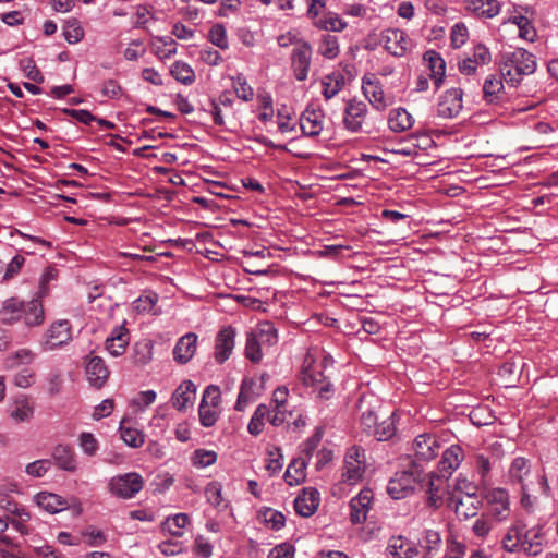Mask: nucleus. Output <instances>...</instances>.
Masks as SVG:
<instances>
[{
	"mask_svg": "<svg viewBox=\"0 0 558 558\" xmlns=\"http://www.w3.org/2000/svg\"><path fill=\"white\" fill-rule=\"evenodd\" d=\"M462 98L463 92L460 88H450L447 89L444 94L440 95L436 112L439 118L442 119H453L456 118L462 110Z\"/></svg>",
	"mask_w": 558,
	"mask_h": 558,
	"instance_id": "11",
	"label": "nucleus"
},
{
	"mask_svg": "<svg viewBox=\"0 0 558 558\" xmlns=\"http://www.w3.org/2000/svg\"><path fill=\"white\" fill-rule=\"evenodd\" d=\"M440 450V444L436 436L430 434H421L415 437L412 442V451L414 459L413 466H418L423 470V463L434 460Z\"/></svg>",
	"mask_w": 558,
	"mask_h": 558,
	"instance_id": "5",
	"label": "nucleus"
},
{
	"mask_svg": "<svg viewBox=\"0 0 558 558\" xmlns=\"http://www.w3.org/2000/svg\"><path fill=\"white\" fill-rule=\"evenodd\" d=\"M264 345L258 341V337L253 332H248L245 344V356L253 363H258L262 360V348Z\"/></svg>",
	"mask_w": 558,
	"mask_h": 558,
	"instance_id": "50",
	"label": "nucleus"
},
{
	"mask_svg": "<svg viewBox=\"0 0 558 558\" xmlns=\"http://www.w3.org/2000/svg\"><path fill=\"white\" fill-rule=\"evenodd\" d=\"M72 338L69 320L53 323L47 331L46 339L41 343L43 350L50 351L68 343Z\"/></svg>",
	"mask_w": 558,
	"mask_h": 558,
	"instance_id": "16",
	"label": "nucleus"
},
{
	"mask_svg": "<svg viewBox=\"0 0 558 558\" xmlns=\"http://www.w3.org/2000/svg\"><path fill=\"white\" fill-rule=\"evenodd\" d=\"M414 119L404 108H397L389 114L388 124L393 132H404L412 128Z\"/></svg>",
	"mask_w": 558,
	"mask_h": 558,
	"instance_id": "38",
	"label": "nucleus"
},
{
	"mask_svg": "<svg viewBox=\"0 0 558 558\" xmlns=\"http://www.w3.org/2000/svg\"><path fill=\"white\" fill-rule=\"evenodd\" d=\"M86 375L90 385L101 388L109 377V371L99 356H93L86 364Z\"/></svg>",
	"mask_w": 558,
	"mask_h": 558,
	"instance_id": "28",
	"label": "nucleus"
},
{
	"mask_svg": "<svg viewBox=\"0 0 558 558\" xmlns=\"http://www.w3.org/2000/svg\"><path fill=\"white\" fill-rule=\"evenodd\" d=\"M258 337V341L265 345H274L277 342V329L271 322H262L258 324L257 329L253 332Z\"/></svg>",
	"mask_w": 558,
	"mask_h": 558,
	"instance_id": "43",
	"label": "nucleus"
},
{
	"mask_svg": "<svg viewBox=\"0 0 558 558\" xmlns=\"http://www.w3.org/2000/svg\"><path fill=\"white\" fill-rule=\"evenodd\" d=\"M318 52L327 59H335L340 52L339 41L336 36L325 34L322 36Z\"/></svg>",
	"mask_w": 558,
	"mask_h": 558,
	"instance_id": "45",
	"label": "nucleus"
},
{
	"mask_svg": "<svg viewBox=\"0 0 558 558\" xmlns=\"http://www.w3.org/2000/svg\"><path fill=\"white\" fill-rule=\"evenodd\" d=\"M129 344V330L124 325L113 329L111 336L106 340V349L112 356H120Z\"/></svg>",
	"mask_w": 558,
	"mask_h": 558,
	"instance_id": "31",
	"label": "nucleus"
},
{
	"mask_svg": "<svg viewBox=\"0 0 558 558\" xmlns=\"http://www.w3.org/2000/svg\"><path fill=\"white\" fill-rule=\"evenodd\" d=\"M306 463L303 459H294L287 468L283 478L290 485L301 484L305 477Z\"/></svg>",
	"mask_w": 558,
	"mask_h": 558,
	"instance_id": "42",
	"label": "nucleus"
},
{
	"mask_svg": "<svg viewBox=\"0 0 558 558\" xmlns=\"http://www.w3.org/2000/svg\"><path fill=\"white\" fill-rule=\"evenodd\" d=\"M332 359L324 355L317 363L312 353H308L304 360L301 378L304 385L311 387L318 398L328 400L333 392L329 376L325 374L328 366H331Z\"/></svg>",
	"mask_w": 558,
	"mask_h": 558,
	"instance_id": "2",
	"label": "nucleus"
},
{
	"mask_svg": "<svg viewBox=\"0 0 558 558\" xmlns=\"http://www.w3.org/2000/svg\"><path fill=\"white\" fill-rule=\"evenodd\" d=\"M440 545V534L434 530H426L422 539L420 541V553H422L423 558H429L439 550Z\"/></svg>",
	"mask_w": 558,
	"mask_h": 558,
	"instance_id": "40",
	"label": "nucleus"
},
{
	"mask_svg": "<svg viewBox=\"0 0 558 558\" xmlns=\"http://www.w3.org/2000/svg\"><path fill=\"white\" fill-rule=\"evenodd\" d=\"M381 41L385 49L395 57H402L410 47V39L404 32L396 28L384 31Z\"/></svg>",
	"mask_w": 558,
	"mask_h": 558,
	"instance_id": "20",
	"label": "nucleus"
},
{
	"mask_svg": "<svg viewBox=\"0 0 558 558\" xmlns=\"http://www.w3.org/2000/svg\"><path fill=\"white\" fill-rule=\"evenodd\" d=\"M453 494H457V497L475 496L477 495V486L473 482L469 481L466 477L459 475L454 480L452 488L448 490V496Z\"/></svg>",
	"mask_w": 558,
	"mask_h": 558,
	"instance_id": "48",
	"label": "nucleus"
},
{
	"mask_svg": "<svg viewBox=\"0 0 558 558\" xmlns=\"http://www.w3.org/2000/svg\"><path fill=\"white\" fill-rule=\"evenodd\" d=\"M345 85V78L342 72L333 71L325 75L322 80V94L326 100L335 97Z\"/></svg>",
	"mask_w": 558,
	"mask_h": 558,
	"instance_id": "34",
	"label": "nucleus"
},
{
	"mask_svg": "<svg viewBox=\"0 0 558 558\" xmlns=\"http://www.w3.org/2000/svg\"><path fill=\"white\" fill-rule=\"evenodd\" d=\"M63 36L69 44H76L84 37V29L76 19H70L63 26Z\"/></svg>",
	"mask_w": 558,
	"mask_h": 558,
	"instance_id": "49",
	"label": "nucleus"
},
{
	"mask_svg": "<svg viewBox=\"0 0 558 558\" xmlns=\"http://www.w3.org/2000/svg\"><path fill=\"white\" fill-rule=\"evenodd\" d=\"M35 357V354L29 349H20L12 355L8 356L7 364L9 367L13 368L20 364H28L32 363Z\"/></svg>",
	"mask_w": 558,
	"mask_h": 558,
	"instance_id": "59",
	"label": "nucleus"
},
{
	"mask_svg": "<svg viewBox=\"0 0 558 558\" xmlns=\"http://www.w3.org/2000/svg\"><path fill=\"white\" fill-rule=\"evenodd\" d=\"M544 544L545 535L543 532V527L539 525H535L527 530L521 551L525 553L529 556H537L542 553Z\"/></svg>",
	"mask_w": 558,
	"mask_h": 558,
	"instance_id": "32",
	"label": "nucleus"
},
{
	"mask_svg": "<svg viewBox=\"0 0 558 558\" xmlns=\"http://www.w3.org/2000/svg\"><path fill=\"white\" fill-rule=\"evenodd\" d=\"M33 415V407L26 399L16 402V409L11 412V417L16 422H24Z\"/></svg>",
	"mask_w": 558,
	"mask_h": 558,
	"instance_id": "60",
	"label": "nucleus"
},
{
	"mask_svg": "<svg viewBox=\"0 0 558 558\" xmlns=\"http://www.w3.org/2000/svg\"><path fill=\"white\" fill-rule=\"evenodd\" d=\"M489 515L496 522H504L510 518L509 494L504 488H494L486 495Z\"/></svg>",
	"mask_w": 558,
	"mask_h": 558,
	"instance_id": "10",
	"label": "nucleus"
},
{
	"mask_svg": "<svg viewBox=\"0 0 558 558\" xmlns=\"http://www.w3.org/2000/svg\"><path fill=\"white\" fill-rule=\"evenodd\" d=\"M502 80V76L492 74L484 81L483 93L487 104L498 105L506 99Z\"/></svg>",
	"mask_w": 558,
	"mask_h": 558,
	"instance_id": "27",
	"label": "nucleus"
},
{
	"mask_svg": "<svg viewBox=\"0 0 558 558\" xmlns=\"http://www.w3.org/2000/svg\"><path fill=\"white\" fill-rule=\"evenodd\" d=\"M207 501L216 508L226 507L222 505L221 485L217 482H210L205 488Z\"/></svg>",
	"mask_w": 558,
	"mask_h": 558,
	"instance_id": "58",
	"label": "nucleus"
},
{
	"mask_svg": "<svg viewBox=\"0 0 558 558\" xmlns=\"http://www.w3.org/2000/svg\"><path fill=\"white\" fill-rule=\"evenodd\" d=\"M197 335L187 332L179 338L173 348V359L179 364H186L192 360L197 348Z\"/></svg>",
	"mask_w": 558,
	"mask_h": 558,
	"instance_id": "25",
	"label": "nucleus"
},
{
	"mask_svg": "<svg viewBox=\"0 0 558 558\" xmlns=\"http://www.w3.org/2000/svg\"><path fill=\"white\" fill-rule=\"evenodd\" d=\"M423 470L411 465L408 470L398 471L393 474L387 485V493L393 499H403L415 489L421 481Z\"/></svg>",
	"mask_w": 558,
	"mask_h": 558,
	"instance_id": "4",
	"label": "nucleus"
},
{
	"mask_svg": "<svg viewBox=\"0 0 558 558\" xmlns=\"http://www.w3.org/2000/svg\"><path fill=\"white\" fill-rule=\"evenodd\" d=\"M217 452L214 450L197 449L193 454V464L199 468L213 465L217 461Z\"/></svg>",
	"mask_w": 558,
	"mask_h": 558,
	"instance_id": "56",
	"label": "nucleus"
},
{
	"mask_svg": "<svg viewBox=\"0 0 558 558\" xmlns=\"http://www.w3.org/2000/svg\"><path fill=\"white\" fill-rule=\"evenodd\" d=\"M190 522V518L186 513H178L173 517L167 518L163 522V529H166L171 535L181 537L183 535V529Z\"/></svg>",
	"mask_w": 558,
	"mask_h": 558,
	"instance_id": "46",
	"label": "nucleus"
},
{
	"mask_svg": "<svg viewBox=\"0 0 558 558\" xmlns=\"http://www.w3.org/2000/svg\"><path fill=\"white\" fill-rule=\"evenodd\" d=\"M536 68L537 62L535 56L523 48L504 51L500 54V74L506 83L511 86H517L522 81L523 76L533 74Z\"/></svg>",
	"mask_w": 558,
	"mask_h": 558,
	"instance_id": "1",
	"label": "nucleus"
},
{
	"mask_svg": "<svg viewBox=\"0 0 558 558\" xmlns=\"http://www.w3.org/2000/svg\"><path fill=\"white\" fill-rule=\"evenodd\" d=\"M386 553L388 558H415L420 555V549L409 538L398 535L389 539Z\"/></svg>",
	"mask_w": 558,
	"mask_h": 558,
	"instance_id": "19",
	"label": "nucleus"
},
{
	"mask_svg": "<svg viewBox=\"0 0 558 558\" xmlns=\"http://www.w3.org/2000/svg\"><path fill=\"white\" fill-rule=\"evenodd\" d=\"M319 493L315 488H304L294 499L295 511L302 517H311L319 506Z\"/></svg>",
	"mask_w": 558,
	"mask_h": 558,
	"instance_id": "26",
	"label": "nucleus"
},
{
	"mask_svg": "<svg viewBox=\"0 0 558 558\" xmlns=\"http://www.w3.org/2000/svg\"><path fill=\"white\" fill-rule=\"evenodd\" d=\"M52 457L60 469L69 472H74L76 470L75 456L69 446L58 445L53 449Z\"/></svg>",
	"mask_w": 558,
	"mask_h": 558,
	"instance_id": "39",
	"label": "nucleus"
},
{
	"mask_svg": "<svg viewBox=\"0 0 558 558\" xmlns=\"http://www.w3.org/2000/svg\"><path fill=\"white\" fill-rule=\"evenodd\" d=\"M1 320L5 324H12L21 318L29 326L41 325L45 318L43 305L38 299L25 303L16 298L8 299L3 302L0 312Z\"/></svg>",
	"mask_w": 558,
	"mask_h": 558,
	"instance_id": "3",
	"label": "nucleus"
},
{
	"mask_svg": "<svg viewBox=\"0 0 558 558\" xmlns=\"http://www.w3.org/2000/svg\"><path fill=\"white\" fill-rule=\"evenodd\" d=\"M325 113L320 108L307 107L300 118L302 132L307 136H317L324 129Z\"/></svg>",
	"mask_w": 558,
	"mask_h": 558,
	"instance_id": "22",
	"label": "nucleus"
},
{
	"mask_svg": "<svg viewBox=\"0 0 558 558\" xmlns=\"http://www.w3.org/2000/svg\"><path fill=\"white\" fill-rule=\"evenodd\" d=\"M120 434L122 440L130 447L138 448L144 444V434L136 428L122 425L120 427Z\"/></svg>",
	"mask_w": 558,
	"mask_h": 558,
	"instance_id": "51",
	"label": "nucleus"
},
{
	"mask_svg": "<svg viewBox=\"0 0 558 558\" xmlns=\"http://www.w3.org/2000/svg\"><path fill=\"white\" fill-rule=\"evenodd\" d=\"M158 301L157 293L150 292L145 295H141L134 301V311L138 314L153 312L154 306Z\"/></svg>",
	"mask_w": 558,
	"mask_h": 558,
	"instance_id": "55",
	"label": "nucleus"
},
{
	"mask_svg": "<svg viewBox=\"0 0 558 558\" xmlns=\"http://www.w3.org/2000/svg\"><path fill=\"white\" fill-rule=\"evenodd\" d=\"M367 114V106L361 100H349L344 108L343 124L350 132L362 131L363 123Z\"/></svg>",
	"mask_w": 558,
	"mask_h": 558,
	"instance_id": "15",
	"label": "nucleus"
},
{
	"mask_svg": "<svg viewBox=\"0 0 558 558\" xmlns=\"http://www.w3.org/2000/svg\"><path fill=\"white\" fill-rule=\"evenodd\" d=\"M396 433V425H395V414H390L385 420H383L380 423H377L375 429L373 430V436L379 440H388L391 438Z\"/></svg>",
	"mask_w": 558,
	"mask_h": 558,
	"instance_id": "47",
	"label": "nucleus"
},
{
	"mask_svg": "<svg viewBox=\"0 0 558 558\" xmlns=\"http://www.w3.org/2000/svg\"><path fill=\"white\" fill-rule=\"evenodd\" d=\"M235 329L231 326L222 328L215 341V360L217 363H225L231 355L234 348Z\"/></svg>",
	"mask_w": 558,
	"mask_h": 558,
	"instance_id": "23",
	"label": "nucleus"
},
{
	"mask_svg": "<svg viewBox=\"0 0 558 558\" xmlns=\"http://www.w3.org/2000/svg\"><path fill=\"white\" fill-rule=\"evenodd\" d=\"M208 39L213 45L217 46L220 49H227L229 46L227 31L225 26L220 23H217L211 26L208 34Z\"/></svg>",
	"mask_w": 558,
	"mask_h": 558,
	"instance_id": "52",
	"label": "nucleus"
},
{
	"mask_svg": "<svg viewBox=\"0 0 558 558\" xmlns=\"http://www.w3.org/2000/svg\"><path fill=\"white\" fill-rule=\"evenodd\" d=\"M36 502L38 507L46 510L49 513H57L61 510H64L68 508L69 504L65 499L61 498L60 496L41 492L36 495Z\"/></svg>",
	"mask_w": 558,
	"mask_h": 558,
	"instance_id": "36",
	"label": "nucleus"
},
{
	"mask_svg": "<svg viewBox=\"0 0 558 558\" xmlns=\"http://www.w3.org/2000/svg\"><path fill=\"white\" fill-rule=\"evenodd\" d=\"M532 478L531 461L524 457H515L507 471V482L520 487L529 486Z\"/></svg>",
	"mask_w": 558,
	"mask_h": 558,
	"instance_id": "13",
	"label": "nucleus"
},
{
	"mask_svg": "<svg viewBox=\"0 0 558 558\" xmlns=\"http://www.w3.org/2000/svg\"><path fill=\"white\" fill-rule=\"evenodd\" d=\"M469 32L464 24L458 23L456 24L450 34L451 44L454 48H460L468 40Z\"/></svg>",
	"mask_w": 558,
	"mask_h": 558,
	"instance_id": "62",
	"label": "nucleus"
},
{
	"mask_svg": "<svg viewBox=\"0 0 558 558\" xmlns=\"http://www.w3.org/2000/svg\"><path fill=\"white\" fill-rule=\"evenodd\" d=\"M464 460V451L459 445H452L447 448L441 456L438 464L439 475L449 478L452 473L458 470Z\"/></svg>",
	"mask_w": 558,
	"mask_h": 558,
	"instance_id": "21",
	"label": "nucleus"
},
{
	"mask_svg": "<svg viewBox=\"0 0 558 558\" xmlns=\"http://www.w3.org/2000/svg\"><path fill=\"white\" fill-rule=\"evenodd\" d=\"M447 481L448 478L436 472L427 474L426 482L423 485L426 495L425 505L427 508L438 510L442 506L444 496L448 486Z\"/></svg>",
	"mask_w": 558,
	"mask_h": 558,
	"instance_id": "7",
	"label": "nucleus"
},
{
	"mask_svg": "<svg viewBox=\"0 0 558 558\" xmlns=\"http://www.w3.org/2000/svg\"><path fill=\"white\" fill-rule=\"evenodd\" d=\"M362 89L364 96L376 110H385L389 102L385 96L379 81L374 75H365L362 78Z\"/></svg>",
	"mask_w": 558,
	"mask_h": 558,
	"instance_id": "18",
	"label": "nucleus"
},
{
	"mask_svg": "<svg viewBox=\"0 0 558 558\" xmlns=\"http://www.w3.org/2000/svg\"><path fill=\"white\" fill-rule=\"evenodd\" d=\"M313 25L320 31L341 32L347 27V22L337 13L327 11L320 19L315 21Z\"/></svg>",
	"mask_w": 558,
	"mask_h": 558,
	"instance_id": "41",
	"label": "nucleus"
},
{
	"mask_svg": "<svg viewBox=\"0 0 558 558\" xmlns=\"http://www.w3.org/2000/svg\"><path fill=\"white\" fill-rule=\"evenodd\" d=\"M312 58V48L308 43H299L293 47L291 63L296 80L304 81L307 77Z\"/></svg>",
	"mask_w": 558,
	"mask_h": 558,
	"instance_id": "17",
	"label": "nucleus"
},
{
	"mask_svg": "<svg viewBox=\"0 0 558 558\" xmlns=\"http://www.w3.org/2000/svg\"><path fill=\"white\" fill-rule=\"evenodd\" d=\"M171 75L185 85H191L195 81L194 70L185 62L175 61L171 65Z\"/></svg>",
	"mask_w": 558,
	"mask_h": 558,
	"instance_id": "44",
	"label": "nucleus"
},
{
	"mask_svg": "<svg viewBox=\"0 0 558 558\" xmlns=\"http://www.w3.org/2000/svg\"><path fill=\"white\" fill-rule=\"evenodd\" d=\"M25 258L22 255H15L12 260L4 268L3 281H9L14 278L22 269Z\"/></svg>",
	"mask_w": 558,
	"mask_h": 558,
	"instance_id": "64",
	"label": "nucleus"
},
{
	"mask_svg": "<svg viewBox=\"0 0 558 558\" xmlns=\"http://www.w3.org/2000/svg\"><path fill=\"white\" fill-rule=\"evenodd\" d=\"M257 519L267 529L278 530L279 529V511L264 507L258 511Z\"/></svg>",
	"mask_w": 558,
	"mask_h": 558,
	"instance_id": "54",
	"label": "nucleus"
},
{
	"mask_svg": "<svg viewBox=\"0 0 558 558\" xmlns=\"http://www.w3.org/2000/svg\"><path fill=\"white\" fill-rule=\"evenodd\" d=\"M365 472V451L359 447L348 450L342 469V478L350 485L356 484Z\"/></svg>",
	"mask_w": 558,
	"mask_h": 558,
	"instance_id": "6",
	"label": "nucleus"
},
{
	"mask_svg": "<svg viewBox=\"0 0 558 558\" xmlns=\"http://www.w3.org/2000/svg\"><path fill=\"white\" fill-rule=\"evenodd\" d=\"M257 384L253 378H244L241 383L240 392L234 409L244 411L247 405L255 401Z\"/></svg>",
	"mask_w": 558,
	"mask_h": 558,
	"instance_id": "37",
	"label": "nucleus"
},
{
	"mask_svg": "<svg viewBox=\"0 0 558 558\" xmlns=\"http://www.w3.org/2000/svg\"><path fill=\"white\" fill-rule=\"evenodd\" d=\"M466 9L480 17L492 19L500 12V4L498 0H468Z\"/></svg>",
	"mask_w": 558,
	"mask_h": 558,
	"instance_id": "35",
	"label": "nucleus"
},
{
	"mask_svg": "<svg viewBox=\"0 0 558 558\" xmlns=\"http://www.w3.org/2000/svg\"><path fill=\"white\" fill-rule=\"evenodd\" d=\"M372 500L373 492L368 488L362 489L350 500V520L353 524H360L366 520Z\"/></svg>",
	"mask_w": 558,
	"mask_h": 558,
	"instance_id": "24",
	"label": "nucleus"
},
{
	"mask_svg": "<svg viewBox=\"0 0 558 558\" xmlns=\"http://www.w3.org/2000/svg\"><path fill=\"white\" fill-rule=\"evenodd\" d=\"M50 465H51L50 460H47V459L37 460V461L28 463L25 468V472L31 476L41 477L48 472V470L50 469Z\"/></svg>",
	"mask_w": 558,
	"mask_h": 558,
	"instance_id": "61",
	"label": "nucleus"
},
{
	"mask_svg": "<svg viewBox=\"0 0 558 558\" xmlns=\"http://www.w3.org/2000/svg\"><path fill=\"white\" fill-rule=\"evenodd\" d=\"M423 60L430 71V77L434 80L436 87L438 88L445 77L446 62L441 56L435 50H428L424 53Z\"/></svg>",
	"mask_w": 558,
	"mask_h": 558,
	"instance_id": "30",
	"label": "nucleus"
},
{
	"mask_svg": "<svg viewBox=\"0 0 558 558\" xmlns=\"http://www.w3.org/2000/svg\"><path fill=\"white\" fill-rule=\"evenodd\" d=\"M82 535L88 538L87 544L89 546H100L107 542V537L104 532L93 525L87 526L82 532Z\"/></svg>",
	"mask_w": 558,
	"mask_h": 558,
	"instance_id": "63",
	"label": "nucleus"
},
{
	"mask_svg": "<svg viewBox=\"0 0 558 558\" xmlns=\"http://www.w3.org/2000/svg\"><path fill=\"white\" fill-rule=\"evenodd\" d=\"M196 396V386L191 380H184L174 390L172 395V405L179 410L184 411L187 404L193 403Z\"/></svg>",
	"mask_w": 558,
	"mask_h": 558,
	"instance_id": "29",
	"label": "nucleus"
},
{
	"mask_svg": "<svg viewBox=\"0 0 558 558\" xmlns=\"http://www.w3.org/2000/svg\"><path fill=\"white\" fill-rule=\"evenodd\" d=\"M268 420L274 426L277 425V413H271V411L268 409L265 404H259L257 409L255 410L247 429L248 433L253 436H257L262 433L264 421Z\"/></svg>",
	"mask_w": 558,
	"mask_h": 558,
	"instance_id": "33",
	"label": "nucleus"
},
{
	"mask_svg": "<svg viewBox=\"0 0 558 558\" xmlns=\"http://www.w3.org/2000/svg\"><path fill=\"white\" fill-rule=\"evenodd\" d=\"M527 530L522 519L514 520L501 539L502 548L511 554L521 551Z\"/></svg>",
	"mask_w": 558,
	"mask_h": 558,
	"instance_id": "14",
	"label": "nucleus"
},
{
	"mask_svg": "<svg viewBox=\"0 0 558 558\" xmlns=\"http://www.w3.org/2000/svg\"><path fill=\"white\" fill-rule=\"evenodd\" d=\"M305 425L303 410L298 405H292L289 399H281V429L290 433L291 437H296Z\"/></svg>",
	"mask_w": 558,
	"mask_h": 558,
	"instance_id": "9",
	"label": "nucleus"
},
{
	"mask_svg": "<svg viewBox=\"0 0 558 558\" xmlns=\"http://www.w3.org/2000/svg\"><path fill=\"white\" fill-rule=\"evenodd\" d=\"M143 477L138 473H126L111 478L110 492L124 499L134 497L143 488Z\"/></svg>",
	"mask_w": 558,
	"mask_h": 558,
	"instance_id": "8",
	"label": "nucleus"
},
{
	"mask_svg": "<svg viewBox=\"0 0 558 558\" xmlns=\"http://www.w3.org/2000/svg\"><path fill=\"white\" fill-rule=\"evenodd\" d=\"M447 505L460 519H469L476 515L482 507V499L478 495L457 497V494H453L447 497Z\"/></svg>",
	"mask_w": 558,
	"mask_h": 558,
	"instance_id": "12",
	"label": "nucleus"
},
{
	"mask_svg": "<svg viewBox=\"0 0 558 558\" xmlns=\"http://www.w3.org/2000/svg\"><path fill=\"white\" fill-rule=\"evenodd\" d=\"M232 82L233 89L240 99L244 101L253 99V88L247 84L245 77L239 74L235 77H232Z\"/></svg>",
	"mask_w": 558,
	"mask_h": 558,
	"instance_id": "53",
	"label": "nucleus"
},
{
	"mask_svg": "<svg viewBox=\"0 0 558 558\" xmlns=\"http://www.w3.org/2000/svg\"><path fill=\"white\" fill-rule=\"evenodd\" d=\"M20 68L29 80L38 84L44 82V76L32 58L22 59L20 61Z\"/></svg>",
	"mask_w": 558,
	"mask_h": 558,
	"instance_id": "57",
	"label": "nucleus"
}]
</instances>
